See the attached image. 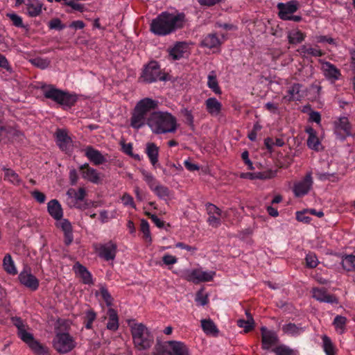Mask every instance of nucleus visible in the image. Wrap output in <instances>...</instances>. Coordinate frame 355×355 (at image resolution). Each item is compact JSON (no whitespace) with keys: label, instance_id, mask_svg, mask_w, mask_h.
<instances>
[{"label":"nucleus","instance_id":"nucleus-53","mask_svg":"<svg viewBox=\"0 0 355 355\" xmlns=\"http://www.w3.org/2000/svg\"><path fill=\"white\" fill-rule=\"evenodd\" d=\"M274 352L276 354V355H295V353L293 350L291 349L285 345H281L276 347L274 349Z\"/></svg>","mask_w":355,"mask_h":355},{"label":"nucleus","instance_id":"nucleus-10","mask_svg":"<svg viewBox=\"0 0 355 355\" xmlns=\"http://www.w3.org/2000/svg\"><path fill=\"white\" fill-rule=\"evenodd\" d=\"M313 178L311 173H307L304 178L295 182L293 193L296 197H302L306 195L313 186Z\"/></svg>","mask_w":355,"mask_h":355},{"label":"nucleus","instance_id":"nucleus-43","mask_svg":"<svg viewBox=\"0 0 355 355\" xmlns=\"http://www.w3.org/2000/svg\"><path fill=\"white\" fill-rule=\"evenodd\" d=\"M247 320H239L237 321V324L239 327L243 328L245 332L251 330L254 327V320L252 315L246 312Z\"/></svg>","mask_w":355,"mask_h":355},{"label":"nucleus","instance_id":"nucleus-40","mask_svg":"<svg viewBox=\"0 0 355 355\" xmlns=\"http://www.w3.org/2000/svg\"><path fill=\"white\" fill-rule=\"evenodd\" d=\"M322 348L326 355H336V348L331 340L326 335L322 336Z\"/></svg>","mask_w":355,"mask_h":355},{"label":"nucleus","instance_id":"nucleus-22","mask_svg":"<svg viewBox=\"0 0 355 355\" xmlns=\"http://www.w3.org/2000/svg\"><path fill=\"white\" fill-rule=\"evenodd\" d=\"M262 336V346L265 349H269L277 342V337L274 331H268L266 327L261 329Z\"/></svg>","mask_w":355,"mask_h":355},{"label":"nucleus","instance_id":"nucleus-47","mask_svg":"<svg viewBox=\"0 0 355 355\" xmlns=\"http://www.w3.org/2000/svg\"><path fill=\"white\" fill-rule=\"evenodd\" d=\"M4 179L8 180L12 184H17L20 182L18 175L11 169L4 170Z\"/></svg>","mask_w":355,"mask_h":355},{"label":"nucleus","instance_id":"nucleus-41","mask_svg":"<svg viewBox=\"0 0 355 355\" xmlns=\"http://www.w3.org/2000/svg\"><path fill=\"white\" fill-rule=\"evenodd\" d=\"M347 318L342 315H336L333 321V325L337 333L343 334L345 331Z\"/></svg>","mask_w":355,"mask_h":355},{"label":"nucleus","instance_id":"nucleus-60","mask_svg":"<svg viewBox=\"0 0 355 355\" xmlns=\"http://www.w3.org/2000/svg\"><path fill=\"white\" fill-rule=\"evenodd\" d=\"M163 263L166 266H171L176 263L178 262V259L176 257L166 254L162 257Z\"/></svg>","mask_w":355,"mask_h":355},{"label":"nucleus","instance_id":"nucleus-18","mask_svg":"<svg viewBox=\"0 0 355 355\" xmlns=\"http://www.w3.org/2000/svg\"><path fill=\"white\" fill-rule=\"evenodd\" d=\"M321 62V69L325 78L331 83L340 79V71L334 64L328 62Z\"/></svg>","mask_w":355,"mask_h":355},{"label":"nucleus","instance_id":"nucleus-59","mask_svg":"<svg viewBox=\"0 0 355 355\" xmlns=\"http://www.w3.org/2000/svg\"><path fill=\"white\" fill-rule=\"evenodd\" d=\"M207 210L209 216L211 215L222 216L223 213L219 208L212 204H209L207 206Z\"/></svg>","mask_w":355,"mask_h":355},{"label":"nucleus","instance_id":"nucleus-48","mask_svg":"<svg viewBox=\"0 0 355 355\" xmlns=\"http://www.w3.org/2000/svg\"><path fill=\"white\" fill-rule=\"evenodd\" d=\"M141 174L144 181L147 183L150 189L158 182L150 173L145 170H141Z\"/></svg>","mask_w":355,"mask_h":355},{"label":"nucleus","instance_id":"nucleus-16","mask_svg":"<svg viewBox=\"0 0 355 355\" xmlns=\"http://www.w3.org/2000/svg\"><path fill=\"white\" fill-rule=\"evenodd\" d=\"M279 16L283 20L291 19V15L297 11L298 8L297 2L290 1L287 3H279L277 4Z\"/></svg>","mask_w":355,"mask_h":355},{"label":"nucleus","instance_id":"nucleus-31","mask_svg":"<svg viewBox=\"0 0 355 355\" xmlns=\"http://www.w3.org/2000/svg\"><path fill=\"white\" fill-rule=\"evenodd\" d=\"M73 270L77 276L80 277L85 284H90L92 282V275L85 267L76 263L73 266Z\"/></svg>","mask_w":355,"mask_h":355},{"label":"nucleus","instance_id":"nucleus-27","mask_svg":"<svg viewBox=\"0 0 355 355\" xmlns=\"http://www.w3.org/2000/svg\"><path fill=\"white\" fill-rule=\"evenodd\" d=\"M49 214L55 220H58L62 218L63 211L61 205L57 200H51L47 204Z\"/></svg>","mask_w":355,"mask_h":355},{"label":"nucleus","instance_id":"nucleus-45","mask_svg":"<svg viewBox=\"0 0 355 355\" xmlns=\"http://www.w3.org/2000/svg\"><path fill=\"white\" fill-rule=\"evenodd\" d=\"M342 265L346 270H355V256H345L342 260Z\"/></svg>","mask_w":355,"mask_h":355},{"label":"nucleus","instance_id":"nucleus-26","mask_svg":"<svg viewBox=\"0 0 355 355\" xmlns=\"http://www.w3.org/2000/svg\"><path fill=\"white\" fill-rule=\"evenodd\" d=\"M56 143L62 150H67L71 146V140L64 130H58L56 132Z\"/></svg>","mask_w":355,"mask_h":355},{"label":"nucleus","instance_id":"nucleus-15","mask_svg":"<svg viewBox=\"0 0 355 355\" xmlns=\"http://www.w3.org/2000/svg\"><path fill=\"white\" fill-rule=\"evenodd\" d=\"M334 130L337 137L343 139L351 135V125L347 117L343 116L334 122Z\"/></svg>","mask_w":355,"mask_h":355},{"label":"nucleus","instance_id":"nucleus-35","mask_svg":"<svg viewBox=\"0 0 355 355\" xmlns=\"http://www.w3.org/2000/svg\"><path fill=\"white\" fill-rule=\"evenodd\" d=\"M287 37L290 44H296L304 40L305 35L298 29H293L288 31Z\"/></svg>","mask_w":355,"mask_h":355},{"label":"nucleus","instance_id":"nucleus-4","mask_svg":"<svg viewBox=\"0 0 355 355\" xmlns=\"http://www.w3.org/2000/svg\"><path fill=\"white\" fill-rule=\"evenodd\" d=\"M13 324L17 329L18 336L31 349L38 355H44L47 353L46 349L38 340H35L30 327L19 318H11Z\"/></svg>","mask_w":355,"mask_h":355},{"label":"nucleus","instance_id":"nucleus-36","mask_svg":"<svg viewBox=\"0 0 355 355\" xmlns=\"http://www.w3.org/2000/svg\"><path fill=\"white\" fill-rule=\"evenodd\" d=\"M207 86L211 89L215 94H220L221 90L218 86L217 80V76L215 71H211L207 77Z\"/></svg>","mask_w":355,"mask_h":355},{"label":"nucleus","instance_id":"nucleus-14","mask_svg":"<svg viewBox=\"0 0 355 355\" xmlns=\"http://www.w3.org/2000/svg\"><path fill=\"white\" fill-rule=\"evenodd\" d=\"M19 279L21 284L32 291H35L39 287V280L31 273L30 269H24L19 275Z\"/></svg>","mask_w":355,"mask_h":355},{"label":"nucleus","instance_id":"nucleus-6","mask_svg":"<svg viewBox=\"0 0 355 355\" xmlns=\"http://www.w3.org/2000/svg\"><path fill=\"white\" fill-rule=\"evenodd\" d=\"M130 325L135 347L139 350L150 347L153 338L146 326L142 323H134Z\"/></svg>","mask_w":355,"mask_h":355},{"label":"nucleus","instance_id":"nucleus-7","mask_svg":"<svg viewBox=\"0 0 355 355\" xmlns=\"http://www.w3.org/2000/svg\"><path fill=\"white\" fill-rule=\"evenodd\" d=\"M216 272L213 270H203L202 268L187 269L182 272L181 277L195 284L202 282H209L215 277Z\"/></svg>","mask_w":355,"mask_h":355},{"label":"nucleus","instance_id":"nucleus-29","mask_svg":"<svg viewBox=\"0 0 355 355\" xmlns=\"http://www.w3.org/2000/svg\"><path fill=\"white\" fill-rule=\"evenodd\" d=\"M188 52V45L184 42L177 43L169 51L170 55L174 60L183 58Z\"/></svg>","mask_w":355,"mask_h":355},{"label":"nucleus","instance_id":"nucleus-8","mask_svg":"<svg viewBox=\"0 0 355 355\" xmlns=\"http://www.w3.org/2000/svg\"><path fill=\"white\" fill-rule=\"evenodd\" d=\"M55 349L60 354H66L71 351L76 343L68 333H58L53 341Z\"/></svg>","mask_w":355,"mask_h":355},{"label":"nucleus","instance_id":"nucleus-19","mask_svg":"<svg viewBox=\"0 0 355 355\" xmlns=\"http://www.w3.org/2000/svg\"><path fill=\"white\" fill-rule=\"evenodd\" d=\"M313 297L320 302H326L329 304H337V298L329 294L326 290L322 288H314L312 289Z\"/></svg>","mask_w":355,"mask_h":355},{"label":"nucleus","instance_id":"nucleus-38","mask_svg":"<svg viewBox=\"0 0 355 355\" xmlns=\"http://www.w3.org/2000/svg\"><path fill=\"white\" fill-rule=\"evenodd\" d=\"M4 270L10 275H15L17 273L15 264L10 254H6L3 260Z\"/></svg>","mask_w":355,"mask_h":355},{"label":"nucleus","instance_id":"nucleus-20","mask_svg":"<svg viewBox=\"0 0 355 355\" xmlns=\"http://www.w3.org/2000/svg\"><path fill=\"white\" fill-rule=\"evenodd\" d=\"M85 155L88 159L95 165H100L106 162V158L102 153L92 146H87L84 149Z\"/></svg>","mask_w":355,"mask_h":355},{"label":"nucleus","instance_id":"nucleus-24","mask_svg":"<svg viewBox=\"0 0 355 355\" xmlns=\"http://www.w3.org/2000/svg\"><path fill=\"white\" fill-rule=\"evenodd\" d=\"M205 107L207 112L213 116H217L220 115L223 105L222 103L214 97L207 98L205 102Z\"/></svg>","mask_w":355,"mask_h":355},{"label":"nucleus","instance_id":"nucleus-11","mask_svg":"<svg viewBox=\"0 0 355 355\" xmlns=\"http://www.w3.org/2000/svg\"><path fill=\"white\" fill-rule=\"evenodd\" d=\"M141 78L143 81L149 83L163 80L157 62H150L144 69Z\"/></svg>","mask_w":355,"mask_h":355},{"label":"nucleus","instance_id":"nucleus-55","mask_svg":"<svg viewBox=\"0 0 355 355\" xmlns=\"http://www.w3.org/2000/svg\"><path fill=\"white\" fill-rule=\"evenodd\" d=\"M306 263L308 267H316L318 264V260L316 255L311 252L307 254L306 256Z\"/></svg>","mask_w":355,"mask_h":355},{"label":"nucleus","instance_id":"nucleus-50","mask_svg":"<svg viewBox=\"0 0 355 355\" xmlns=\"http://www.w3.org/2000/svg\"><path fill=\"white\" fill-rule=\"evenodd\" d=\"M141 231L144 234L145 239L148 242H151V235L150 232L149 224L147 220L143 219L141 220Z\"/></svg>","mask_w":355,"mask_h":355},{"label":"nucleus","instance_id":"nucleus-51","mask_svg":"<svg viewBox=\"0 0 355 355\" xmlns=\"http://www.w3.org/2000/svg\"><path fill=\"white\" fill-rule=\"evenodd\" d=\"M31 62L34 66L42 69L47 68L50 64V61L48 59L42 58H35Z\"/></svg>","mask_w":355,"mask_h":355},{"label":"nucleus","instance_id":"nucleus-2","mask_svg":"<svg viewBox=\"0 0 355 355\" xmlns=\"http://www.w3.org/2000/svg\"><path fill=\"white\" fill-rule=\"evenodd\" d=\"M184 22V14L163 12L152 21L150 30L155 35H166L182 28Z\"/></svg>","mask_w":355,"mask_h":355},{"label":"nucleus","instance_id":"nucleus-25","mask_svg":"<svg viewBox=\"0 0 355 355\" xmlns=\"http://www.w3.org/2000/svg\"><path fill=\"white\" fill-rule=\"evenodd\" d=\"M159 198L164 200H169L173 198V192L166 186L157 182L150 189Z\"/></svg>","mask_w":355,"mask_h":355},{"label":"nucleus","instance_id":"nucleus-21","mask_svg":"<svg viewBox=\"0 0 355 355\" xmlns=\"http://www.w3.org/2000/svg\"><path fill=\"white\" fill-rule=\"evenodd\" d=\"M43 4L39 0H26L25 12L29 17L39 16L42 11Z\"/></svg>","mask_w":355,"mask_h":355},{"label":"nucleus","instance_id":"nucleus-1","mask_svg":"<svg viewBox=\"0 0 355 355\" xmlns=\"http://www.w3.org/2000/svg\"><path fill=\"white\" fill-rule=\"evenodd\" d=\"M153 133L164 135L175 133L178 128L177 118L168 112L155 111L147 119L146 123Z\"/></svg>","mask_w":355,"mask_h":355},{"label":"nucleus","instance_id":"nucleus-13","mask_svg":"<svg viewBox=\"0 0 355 355\" xmlns=\"http://www.w3.org/2000/svg\"><path fill=\"white\" fill-rule=\"evenodd\" d=\"M329 170L327 171H318L316 173L317 178L321 181H330L336 182L340 180L343 173L338 171L336 163H331L329 164Z\"/></svg>","mask_w":355,"mask_h":355},{"label":"nucleus","instance_id":"nucleus-5","mask_svg":"<svg viewBox=\"0 0 355 355\" xmlns=\"http://www.w3.org/2000/svg\"><path fill=\"white\" fill-rule=\"evenodd\" d=\"M41 88L44 96L46 98H49L63 106L71 107L78 99L76 94L58 89L53 85H43Z\"/></svg>","mask_w":355,"mask_h":355},{"label":"nucleus","instance_id":"nucleus-56","mask_svg":"<svg viewBox=\"0 0 355 355\" xmlns=\"http://www.w3.org/2000/svg\"><path fill=\"white\" fill-rule=\"evenodd\" d=\"M121 202L124 206L136 208L132 197L128 193H124L121 197Z\"/></svg>","mask_w":355,"mask_h":355},{"label":"nucleus","instance_id":"nucleus-39","mask_svg":"<svg viewBox=\"0 0 355 355\" xmlns=\"http://www.w3.org/2000/svg\"><path fill=\"white\" fill-rule=\"evenodd\" d=\"M275 175V173L273 172H269L267 173H242L240 175V177L241 178L244 179H250V180H254V179H269L272 178Z\"/></svg>","mask_w":355,"mask_h":355},{"label":"nucleus","instance_id":"nucleus-49","mask_svg":"<svg viewBox=\"0 0 355 355\" xmlns=\"http://www.w3.org/2000/svg\"><path fill=\"white\" fill-rule=\"evenodd\" d=\"M181 114L184 116L185 121L190 125L193 124L194 117L193 115V110L188 107L182 108L180 110Z\"/></svg>","mask_w":355,"mask_h":355},{"label":"nucleus","instance_id":"nucleus-54","mask_svg":"<svg viewBox=\"0 0 355 355\" xmlns=\"http://www.w3.org/2000/svg\"><path fill=\"white\" fill-rule=\"evenodd\" d=\"M195 300L198 305L205 306L208 302L207 295L200 290L197 293Z\"/></svg>","mask_w":355,"mask_h":355},{"label":"nucleus","instance_id":"nucleus-12","mask_svg":"<svg viewBox=\"0 0 355 355\" xmlns=\"http://www.w3.org/2000/svg\"><path fill=\"white\" fill-rule=\"evenodd\" d=\"M163 348L168 355H191L188 347L182 342L171 340L164 343Z\"/></svg>","mask_w":355,"mask_h":355},{"label":"nucleus","instance_id":"nucleus-62","mask_svg":"<svg viewBox=\"0 0 355 355\" xmlns=\"http://www.w3.org/2000/svg\"><path fill=\"white\" fill-rule=\"evenodd\" d=\"M96 318V314L92 311H88L86 314V319H87V323H86V328L90 329L92 327V324L94 322V320Z\"/></svg>","mask_w":355,"mask_h":355},{"label":"nucleus","instance_id":"nucleus-58","mask_svg":"<svg viewBox=\"0 0 355 355\" xmlns=\"http://www.w3.org/2000/svg\"><path fill=\"white\" fill-rule=\"evenodd\" d=\"M7 16L12 21V24L17 27L23 26L22 19L20 16L15 13H8Z\"/></svg>","mask_w":355,"mask_h":355},{"label":"nucleus","instance_id":"nucleus-34","mask_svg":"<svg viewBox=\"0 0 355 355\" xmlns=\"http://www.w3.org/2000/svg\"><path fill=\"white\" fill-rule=\"evenodd\" d=\"M282 331L288 336H297L304 331V328L293 323H288L283 325Z\"/></svg>","mask_w":355,"mask_h":355},{"label":"nucleus","instance_id":"nucleus-63","mask_svg":"<svg viewBox=\"0 0 355 355\" xmlns=\"http://www.w3.org/2000/svg\"><path fill=\"white\" fill-rule=\"evenodd\" d=\"M32 196L40 203H43L46 200L45 195L39 191H33Z\"/></svg>","mask_w":355,"mask_h":355},{"label":"nucleus","instance_id":"nucleus-61","mask_svg":"<svg viewBox=\"0 0 355 355\" xmlns=\"http://www.w3.org/2000/svg\"><path fill=\"white\" fill-rule=\"evenodd\" d=\"M49 26L51 29H58V30H62L64 28V26L63 24H62V22L59 19H52L49 22Z\"/></svg>","mask_w":355,"mask_h":355},{"label":"nucleus","instance_id":"nucleus-44","mask_svg":"<svg viewBox=\"0 0 355 355\" xmlns=\"http://www.w3.org/2000/svg\"><path fill=\"white\" fill-rule=\"evenodd\" d=\"M288 99L298 101L302 97V90L301 89V85L300 84H294L288 91Z\"/></svg>","mask_w":355,"mask_h":355},{"label":"nucleus","instance_id":"nucleus-42","mask_svg":"<svg viewBox=\"0 0 355 355\" xmlns=\"http://www.w3.org/2000/svg\"><path fill=\"white\" fill-rule=\"evenodd\" d=\"M201 327L204 332L207 334L216 335L218 333L216 325L211 320H202Z\"/></svg>","mask_w":355,"mask_h":355},{"label":"nucleus","instance_id":"nucleus-37","mask_svg":"<svg viewBox=\"0 0 355 355\" xmlns=\"http://www.w3.org/2000/svg\"><path fill=\"white\" fill-rule=\"evenodd\" d=\"M109 320L107 328L111 331H116L119 328V319L116 312L113 309H108Z\"/></svg>","mask_w":355,"mask_h":355},{"label":"nucleus","instance_id":"nucleus-3","mask_svg":"<svg viewBox=\"0 0 355 355\" xmlns=\"http://www.w3.org/2000/svg\"><path fill=\"white\" fill-rule=\"evenodd\" d=\"M158 101L150 98H144L136 105L130 121L131 126L135 129H139L146 125V115L148 112L158 107Z\"/></svg>","mask_w":355,"mask_h":355},{"label":"nucleus","instance_id":"nucleus-28","mask_svg":"<svg viewBox=\"0 0 355 355\" xmlns=\"http://www.w3.org/2000/svg\"><path fill=\"white\" fill-rule=\"evenodd\" d=\"M159 147L152 142H148L146 145V153L151 164L156 167L158 164Z\"/></svg>","mask_w":355,"mask_h":355},{"label":"nucleus","instance_id":"nucleus-9","mask_svg":"<svg viewBox=\"0 0 355 355\" xmlns=\"http://www.w3.org/2000/svg\"><path fill=\"white\" fill-rule=\"evenodd\" d=\"M94 249L101 258L106 261L113 260L115 258L116 245L113 242L95 244L94 245Z\"/></svg>","mask_w":355,"mask_h":355},{"label":"nucleus","instance_id":"nucleus-30","mask_svg":"<svg viewBox=\"0 0 355 355\" xmlns=\"http://www.w3.org/2000/svg\"><path fill=\"white\" fill-rule=\"evenodd\" d=\"M67 195L71 200V202L75 206L85 198V190L83 188H79L78 190L71 188L67 191Z\"/></svg>","mask_w":355,"mask_h":355},{"label":"nucleus","instance_id":"nucleus-23","mask_svg":"<svg viewBox=\"0 0 355 355\" xmlns=\"http://www.w3.org/2000/svg\"><path fill=\"white\" fill-rule=\"evenodd\" d=\"M306 132L309 135L307 139L308 147L315 151H319L320 150H321V141L318 137L317 136L316 131L311 127H307L306 128Z\"/></svg>","mask_w":355,"mask_h":355},{"label":"nucleus","instance_id":"nucleus-64","mask_svg":"<svg viewBox=\"0 0 355 355\" xmlns=\"http://www.w3.org/2000/svg\"><path fill=\"white\" fill-rule=\"evenodd\" d=\"M184 164L185 167L187 168V169L189 170V171H198L200 168L198 165H197L195 163H192L190 161V159H186L184 162Z\"/></svg>","mask_w":355,"mask_h":355},{"label":"nucleus","instance_id":"nucleus-17","mask_svg":"<svg viewBox=\"0 0 355 355\" xmlns=\"http://www.w3.org/2000/svg\"><path fill=\"white\" fill-rule=\"evenodd\" d=\"M82 178L94 184H100L102 181L101 174L96 169L89 166L88 164L80 166Z\"/></svg>","mask_w":355,"mask_h":355},{"label":"nucleus","instance_id":"nucleus-57","mask_svg":"<svg viewBox=\"0 0 355 355\" xmlns=\"http://www.w3.org/2000/svg\"><path fill=\"white\" fill-rule=\"evenodd\" d=\"M1 73H6V75H10L11 76L13 73L8 60L3 56H1Z\"/></svg>","mask_w":355,"mask_h":355},{"label":"nucleus","instance_id":"nucleus-33","mask_svg":"<svg viewBox=\"0 0 355 355\" xmlns=\"http://www.w3.org/2000/svg\"><path fill=\"white\" fill-rule=\"evenodd\" d=\"M58 225L63 230L64 233L66 244H70L73 241L71 223L67 220L63 219L58 223Z\"/></svg>","mask_w":355,"mask_h":355},{"label":"nucleus","instance_id":"nucleus-52","mask_svg":"<svg viewBox=\"0 0 355 355\" xmlns=\"http://www.w3.org/2000/svg\"><path fill=\"white\" fill-rule=\"evenodd\" d=\"M225 213H223L222 216L211 215L208 217L207 222L211 227H217L220 225L221 219L225 218Z\"/></svg>","mask_w":355,"mask_h":355},{"label":"nucleus","instance_id":"nucleus-32","mask_svg":"<svg viewBox=\"0 0 355 355\" xmlns=\"http://www.w3.org/2000/svg\"><path fill=\"white\" fill-rule=\"evenodd\" d=\"M202 45L209 49H213V51L214 52L219 48L220 42L215 35L210 34L203 39L202 41Z\"/></svg>","mask_w":355,"mask_h":355},{"label":"nucleus","instance_id":"nucleus-46","mask_svg":"<svg viewBox=\"0 0 355 355\" xmlns=\"http://www.w3.org/2000/svg\"><path fill=\"white\" fill-rule=\"evenodd\" d=\"M298 51L300 53L303 55L310 54L313 56H321L322 55V53L320 49L308 47L306 45L301 46Z\"/></svg>","mask_w":355,"mask_h":355}]
</instances>
